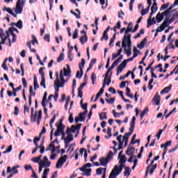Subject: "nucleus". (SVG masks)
<instances>
[{
    "instance_id": "6e6d98bb",
    "label": "nucleus",
    "mask_w": 178,
    "mask_h": 178,
    "mask_svg": "<svg viewBox=\"0 0 178 178\" xmlns=\"http://www.w3.org/2000/svg\"><path fill=\"white\" fill-rule=\"evenodd\" d=\"M97 59L95 58L91 60L90 63L89 64L90 69H92V67L94 66V65H95Z\"/></svg>"
},
{
    "instance_id": "0eeeda50",
    "label": "nucleus",
    "mask_w": 178,
    "mask_h": 178,
    "mask_svg": "<svg viewBox=\"0 0 178 178\" xmlns=\"http://www.w3.org/2000/svg\"><path fill=\"white\" fill-rule=\"evenodd\" d=\"M133 23L129 22L122 40H124L125 41L126 40H131V35L129 33H133Z\"/></svg>"
},
{
    "instance_id": "c9c22d12",
    "label": "nucleus",
    "mask_w": 178,
    "mask_h": 178,
    "mask_svg": "<svg viewBox=\"0 0 178 178\" xmlns=\"http://www.w3.org/2000/svg\"><path fill=\"white\" fill-rule=\"evenodd\" d=\"M41 158H42V155H40L37 157H34L31 159V161H33V162H34L35 163H38V162H40Z\"/></svg>"
},
{
    "instance_id": "680f3d73",
    "label": "nucleus",
    "mask_w": 178,
    "mask_h": 178,
    "mask_svg": "<svg viewBox=\"0 0 178 178\" xmlns=\"http://www.w3.org/2000/svg\"><path fill=\"white\" fill-rule=\"evenodd\" d=\"M12 149H13V146L12 145H10L6 151L3 152V154H8L9 152H11Z\"/></svg>"
},
{
    "instance_id": "f03ea898",
    "label": "nucleus",
    "mask_w": 178,
    "mask_h": 178,
    "mask_svg": "<svg viewBox=\"0 0 178 178\" xmlns=\"http://www.w3.org/2000/svg\"><path fill=\"white\" fill-rule=\"evenodd\" d=\"M70 73H72V72L70 71V70H66V68H63V70H62L60 72V83H61V86H65V83H67V80H65V76L67 77V76L70 75Z\"/></svg>"
},
{
    "instance_id": "f3484780",
    "label": "nucleus",
    "mask_w": 178,
    "mask_h": 178,
    "mask_svg": "<svg viewBox=\"0 0 178 178\" xmlns=\"http://www.w3.org/2000/svg\"><path fill=\"white\" fill-rule=\"evenodd\" d=\"M135 125H136V117L134 116L132 118V120H131V122L130 123V126L131 127L129 128V131L131 132H128L127 134H131V135L133 134V132L134 131Z\"/></svg>"
},
{
    "instance_id": "5fc2aeb1",
    "label": "nucleus",
    "mask_w": 178,
    "mask_h": 178,
    "mask_svg": "<svg viewBox=\"0 0 178 178\" xmlns=\"http://www.w3.org/2000/svg\"><path fill=\"white\" fill-rule=\"evenodd\" d=\"M91 80H92V84H95V80H97V76L95 75V74L92 73L91 75Z\"/></svg>"
},
{
    "instance_id": "6ab92c4d",
    "label": "nucleus",
    "mask_w": 178,
    "mask_h": 178,
    "mask_svg": "<svg viewBox=\"0 0 178 178\" xmlns=\"http://www.w3.org/2000/svg\"><path fill=\"white\" fill-rule=\"evenodd\" d=\"M126 154L128 156L134 155V147L129 146L127 150L126 151Z\"/></svg>"
},
{
    "instance_id": "79ce46f5",
    "label": "nucleus",
    "mask_w": 178,
    "mask_h": 178,
    "mask_svg": "<svg viewBox=\"0 0 178 178\" xmlns=\"http://www.w3.org/2000/svg\"><path fill=\"white\" fill-rule=\"evenodd\" d=\"M151 10H152L153 12H156V10H158V4L156 3V2L153 3Z\"/></svg>"
},
{
    "instance_id": "bf43d9fd",
    "label": "nucleus",
    "mask_w": 178,
    "mask_h": 178,
    "mask_svg": "<svg viewBox=\"0 0 178 178\" xmlns=\"http://www.w3.org/2000/svg\"><path fill=\"white\" fill-rule=\"evenodd\" d=\"M130 74H131V72L128 71L127 73L125 74V76L120 77V80H124V79H126V77H129Z\"/></svg>"
},
{
    "instance_id": "13d9d810",
    "label": "nucleus",
    "mask_w": 178,
    "mask_h": 178,
    "mask_svg": "<svg viewBox=\"0 0 178 178\" xmlns=\"http://www.w3.org/2000/svg\"><path fill=\"white\" fill-rule=\"evenodd\" d=\"M87 103L83 104V100H81V106L82 109L85 110V112H86L87 111Z\"/></svg>"
},
{
    "instance_id": "b1692460",
    "label": "nucleus",
    "mask_w": 178,
    "mask_h": 178,
    "mask_svg": "<svg viewBox=\"0 0 178 178\" xmlns=\"http://www.w3.org/2000/svg\"><path fill=\"white\" fill-rule=\"evenodd\" d=\"M130 136H131V134H125V135L123 136L122 141L123 143H125L124 147L127 145V143H129V137H130Z\"/></svg>"
},
{
    "instance_id": "774afa93",
    "label": "nucleus",
    "mask_w": 178,
    "mask_h": 178,
    "mask_svg": "<svg viewBox=\"0 0 178 178\" xmlns=\"http://www.w3.org/2000/svg\"><path fill=\"white\" fill-rule=\"evenodd\" d=\"M106 102L107 104H113V102H115V98H111L109 99H106Z\"/></svg>"
},
{
    "instance_id": "cd10ccee",
    "label": "nucleus",
    "mask_w": 178,
    "mask_h": 178,
    "mask_svg": "<svg viewBox=\"0 0 178 178\" xmlns=\"http://www.w3.org/2000/svg\"><path fill=\"white\" fill-rule=\"evenodd\" d=\"M31 119H33V122H37V111L35 112V115H34V108H31Z\"/></svg>"
},
{
    "instance_id": "2eb2a0df",
    "label": "nucleus",
    "mask_w": 178,
    "mask_h": 178,
    "mask_svg": "<svg viewBox=\"0 0 178 178\" xmlns=\"http://www.w3.org/2000/svg\"><path fill=\"white\" fill-rule=\"evenodd\" d=\"M0 37L1 38V42H0V51H1L2 46L1 45V44H6V39L8 38V37H6V35L5 34V33H3V29H0Z\"/></svg>"
},
{
    "instance_id": "72a5a7b5",
    "label": "nucleus",
    "mask_w": 178,
    "mask_h": 178,
    "mask_svg": "<svg viewBox=\"0 0 178 178\" xmlns=\"http://www.w3.org/2000/svg\"><path fill=\"white\" fill-rule=\"evenodd\" d=\"M84 65H86V60L84 58H81V62L79 65L81 72H83V68L84 67Z\"/></svg>"
},
{
    "instance_id": "7ed1b4c3",
    "label": "nucleus",
    "mask_w": 178,
    "mask_h": 178,
    "mask_svg": "<svg viewBox=\"0 0 178 178\" xmlns=\"http://www.w3.org/2000/svg\"><path fill=\"white\" fill-rule=\"evenodd\" d=\"M122 47L124 48L127 56H130L131 55V40H122Z\"/></svg>"
},
{
    "instance_id": "de8ad7c7",
    "label": "nucleus",
    "mask_w": 178,
    "mask_h": 178,
    "mask_svg": "<svg viewBox=\"0 0 178 178\" xmlns=\"http://www.w3.org/2000/svg\"><path fill=\"white\" fill-rule=\"evenodd\" d=\"M56 119V115H54L53 118L51 119L49 122L51 129H54V127L52 126V124H54V122H55Z\"/></svg>"
},
{
    "instance_id": "4be33fe9",
    "label": "nucleus",
    "mask_w": 178,
    "mask_h": 178,
    "mask_svg": "<svg viewBox=\"0 0 178 178\" xmlns=\"http://www.w3.org/2000/svg\"><path fill=\"white\" fill-rule=\"evenodd\" d=\"M99 161L100 165L102 166H106L108 165V163H109V161L105 157L100 158Z\"/></svg>"
},
{
    "instance_id": "dca6fc26",
    "label": "nucleus",
    "mask_w": 178,
    "mask_h": 178,
    "mask_svg": "<svg viewBox=\"0 0 178 178\" xmlns=\"http://www.w3.org/2000/svg\"><path fill=\"white\" fill-rule=\"evenodd\" d=\"M152 104L157 105V106L161 105V97H159V95H158V93H156L155 95V96L154 97V98L152 99Z\"/></svg>"
},
{
    "instance_id": "aec40b11",
    "label": "nucleus",
    "mask_w": 178,
    "mask_h": 178,
    "mask_svg": "<svg viewBox=\"0 0 178 178\" xmlns=\"http://www.w3.org/2000/svg\"><path fill=\"white\" fill-rule=\"evenodd\" d=\"M173 20L169 19V18H165V20L161 24V26L165 29V27H168L170 23H172Z\"/></svg>"
},
{
    "instance_id": "69168bd1",
    "label": "nucleus",
    "mask_w": 178,
    "mask_h": 178,
    "mask_svg": "<svg viewBox=\"0 0 178 178\" xmlns=\"http://www.w3.org/2000/svg\"><path fill=\"white\" fill-rule=\"evenodd\" d=\"M145 46V42L144 41H142L140 44H138V48H140V49H143L144 47Z\"/></svg>"
},
{
    "instance_id": "473e14b6",
    "label": "nucleus",
    "mask_w": 178,
    "mask_h": 178,
    "mask_svg": "<svg viewBox=\"0 0 178 178\" xmlns=\"http://www.w3.org/2000/svg\"><path fill=\"white\" fill-rule=\"evenodd\" d=\"M87 112H88V111L79 113V117L81 119V122H84V120H86V119L84 118H86V115H87Z\"/></svg>"
},
{
    "instance_id": "3c124183",
    "label": "nucleus",
    "mask_w": 178,
    "mask_h": 178,
    "mask_svg": "<svg viewBox=\"0 0 178 178\" xmlns=\"http://www.w3.org/2000/svg\"><path fill=\"white\" fill-rule=\"evenodd\" d=\"M78 37H79V30L75 29L72 35V38L74 40H76V38H77Z\"/></svg>"
},
{
    "instance_id": "603ef678",
    "label": "nucleus",
    "mask_w": 178,
    "mask_h": 178,
    "mask_svg": "<svg viewBox=\"0 0 178 178\" xmlns=\"http://www.w3.org/2000/svg\"><path fill=\"white\" fill-rule=\"evenodd\" d=\"M123 60V55L120 56V57L114 61V63L118 65Z\"/></svg>"
},
{
    "instance_id": "58836bf2",
    "label": "nucleus",
    "mask_w": 178,
    "mask_h": 178,
    "mask_svg": "<svg viewBox=\"0 0 178 178\" xmlns=\"http://www.w3.org/2000/svg\"><path fill=\"white\" fill-rule=\"evenodd\" d=\"M145 30L144 29H140L139 33H137L136 36L134 37L135 40H137V38H140L143 34H144Z\"/></svg>"
},
{
    "instance_id": "4c0bfd02",
    "label": "nucleus",
    "mask_w": 178,
    "mask_h": 178,
    "mask_svg": "<svg viewBox=\"0 0 178 178\" xmlns=\"http://www.w3.org/2000/svg\"><path fill=\"white\" fill-rule=\"evenodd\" d=\"M120 158L119 163H126V161H127V159L126 158V156L122 155Z\"/></svg>"
},
{
    "instance_id": "393cba45",
    "label": "nucleus",
    "mask_w": 178,
    "mask_h": 178,
    "mask_svg": "<svg viewBox=\"0 0 178 178\" xmlns=\"http://www.w3.org/2000/svg\"><path fill=\"white\" fill-rule=\"evenodd\" d=\"M33 88L35 91L37 89L40 88V85L38 84V81H37V76L34 75L33 76Z\"/></svg>"
},
{
    "instance_id": "6e6552de",
    "label": "nucleus",
    "mask_w": 178,
    "mask_h": 178,
    "mask_svg": "<svg viewBox=\"0 0 178 178\" xmlns=\"http://www.w3.org/2000/svg\"><path fill=\"white\" fill-rule=\"evenodd\" d=\"M13 31H16V33H19V30H17V29L16 28H9L8 31L6 32V37H7V38H9V35H11L13 39H12V42H16V40L17 38V36H16V35L13 33Z\"/></svg>"
},
{
    "instance_id": "412c9836",
    "label": "nucleus",
    "mask_w": 178,
    "mask_h": 178,
    "mask_svg": "<svg viewBox=\"0 0 178 178\" xmlns=\"http://www.w3.org/2000/svg\"><path fill=\"white\" fill-rule=\"evenodd\" d=\"M122 138H123V136H122V135H120L117 137V140L119 143L118 149H123V140H122Z\"/></svg>"
},
{
    "instance_id": "4d7b16f0",
    "label": "nucleus",
    "mask_w": 178,
    "mask_h": 178,
    "mask_svg": "<svg viewBox=\"0 0 178 178\" xmlns=\"http://www.w3.org/2000/svg\"><path fill=\"white\" fill-rule=\"evenodd\" d=\"M42 81L40 82L41 87H43V88H47V86L45 85V78H41Z\"/></svg>"
},
{
    "instance_id": "8fccbe9b",
    "label": "nucleus",
    "mask_w": 178,
    "mask_h": 178,
    "mask_svg": "<svg viewBox=\"0 0 178 178\" xmlns=\"http://www.w3.org/2000/svg\"><path fill=\"white\" fill-rule=\"evenodd\" d=\"M65 59V54L63 53H61L59 57L57 58V62H62Z\"/></svg>"
},
{
    "instance_id": "20e7f679",
    "label": "nucleus",
    "mask_w": 178,
    "mask_h": 178,
    "mask_svg": "<svg viewBox=\"0 0 178 178\" xmlns=\"http://www.w3.org/2000/svg\"><path fill=\"white\" fill-rule=\"evenodd\" d=\"M26 3V0H17L15 8L14 9L16 15H22L23 13V8H24V4Z\"/></svg>"
},
{
    "instance_id": "f8f14e48",
    "label": "nucleus",
    "mask_w": 178,
    "mask_h": 178,
    "mask_svg": "<svg viewBox=\"0 0 178 178\" xmlns=\"http://www.w3.org/2000/svg\"><path fill=\"white\" fill-rule=\"evenodd\" d=\"M66 133L67 136L66 138H64V143L69 144V143H72L74 140L73 134H70V128L67 129Z\"/></svg>"
},
{
    "instance_id": "bb28decb",
    "label": "nucleus",
    "mask_w": 178,
    "mask_h": 178,
    "mask_svg": "<svg viewBox=\"0 0 178 178\" xmlns=\"http://www.w3.org/2000/svg\"><path fill=\"white\" fill-rule=\"evenodd\" d=\"M172 84H170L169 86L165 87L163 90L161 91V95H163V94H168L172 90Z\"/></svg>"
},
{
    "instance_id": "e433bc0d",
    "label": "nucleus",
    "mask_w": 178,
    "mask_h": 178,
    "mask_svg": "<svg viewBox=\"0 0 178 178\" xmlns=\"http://www.w3.org/2000/svg\"><path fill=\"white\" fill-rule=\"evenodd\" d=\"M155 18L153 17L152 19L151 18H149L147 20V27L149 26H152V24H155Z\"/></svg>"
},
{
    "instance_id": "c85d7f7f",
    "label": "nucleus",
    "mask_w": 178,
    "mask_h": 178,
    "mask_svg": "<svg viewBox=\"0 0 178 178\" xmlns=\"http://www.w3.org/2000/svg\"><path fill=\"white\" fill-rule=\"evenodd\" d=\"M39 165L44 166L43 168H49L51 166V161H40L39 162Z\"/></svg>"
},
{
    "instance_id": "f704fd0d",
    "label": "nucleus",
    "mask_w": 178,
    "mask_h": 178,
    "mask_svg": "<svg viewBox=\"0 0 178 178\" xmlns=\"http://www.w3.org/2000/svg\"><path fill=\"white\" fill-rule=\"evenodd\" d=\"M49 173V168H45L43 172L42 178H48V174Z\"/></svg>"
},
{
    "instance_id": "37998d69",
    "label": "nucleus",
    "mask_w": 178,
    "mask_h": 178,
    "mask_svg": "<svg viewBox=\"0 0 178 178\" xmlns=\"http://www.w3.org/2000/svg\"><path fill=\"white\" fill-rule=\"evenodd\" d=\"M106 158L109 162H111V160L113 158V152H112V151H110Z\"/></svg>"
},
{
    "instance_id": "4468645a",
    "label": "nucleus",
    "mask_w": 178,
    "mask_h": 178,
    "mask_svg": "<svg viewBox=\"0 0 178 178\" xmlns=\"http://www.w3.org/2000/svg\"><path fill=\"white\" fill-rule=\"evenodd\" d=\"M176 1L174 2L173 5L170 6V8H168L163 13V15L165 16V17H170V15L172 14V12H173V8L175 6H177L178 4H175Z\"/></svg>"
},
{
    "instance_id": "338daca9",
    "label": "nucleus",
    "mask_w": 178,
    "mask_h": 178,
    "mask_svg": "<svg viewBox=\"0 0 178 178\" xmlns=\"http://www.w3.org/2000/svg\"><path fill=\"white\" fill-rule=\"evenodd\" d=\"M164 30H165V28H163L162 25H161L160 26H159L156 29L157 33H161V32L163 31Z\"/></svg>"
},
{
    "instance_id": "e2e57ef3",
    "label": "nucleus",
    "mask_w": 178,
    "mask_h": 178,
    "mask_svg": "<svg viewBox=\"0 0 178 178\" xmlns=\"http://www.w3.org/2000/svg\"><path fill=\"white\" fill-rule=\"evenodd\" d=\"M167 8H169V3H167L165 4H163L160 10H164V9H167Z\"/></svg>"
},
{
    "instance_id": "a19ab883",
    "label": "nucleus",
    "mask_w": 178,
    "mask_h": 178,
    "mask_svg": "<svg viewBox=\"0 0 178 178\" xmlns=\"http://www.w3.org/2000/svg\"><path fill=\"white\" fill-rule=\"evenodd\" d=\"M79 40L82 44H85V42H87V40H88L87 35H83Z\"/></svg>"
},
{
    "instance_id": "ea45409f",
    "label": "nucleus",
    "mask_w": 178,
    "mask_h": 178,
    "mask_svg": "<svg viewBox=\"0 0 178 178\" xmlns=\"http://www.w3.org/2000/svg\"><path fill=\"white\" fill-rule=\"evenodd\" d=\"M47 92H44L42 100V106H43V108H45V101H47Z\"/></svg>"
},
{
    "instance_id": "c756f323",
    "label": "nucleus",
    "mask_w": 178,
    "mask_h": 178,
    "mask_svg": "<svg viewBox=\"0 0 178 178\" xmlns=\"http://www.w3.org/2000/svg\"><path fill=\"white\" fill-rule=\"evenodd\" d=\"M171 140L167 141L165 144L161 145V148H164V151H168V147H169V145H171Z\"/></svg>"
},
{
    "instance_id": "a211bd4d",
    "label": "nucleus",
    "mask_w": 178,
    "mask_h": 178,
    "mask_svg": "<svg viewBox=\"0 0 178 178\" xmlns=\"http://www.w3.org/2000/svg\"><path fill=\"white\" fill-rule=\"evenodd\" d=\"M81 127V124H78L76 126L72 125L71 128H70V133H76V131H79L80 128Z\"/></svg>"
},
{
    "instance_id": "a18cd8bd",
    "label": "nucleus",
    "mask_w": 178,
    "mask_h": 178,
    "mask_svg": "<svg viewBox=\"0 0 178 178\" xmlns=\"http://www.w3.org/2000/svg\"><path fill=\"white\" fill-rule=\"evenodd\" d=\"M29 97H31H31H35V92H34V90H33V86L29 87Z\"/></svg>"
},
{
    "instance_id": "9b49d317",
    "label": "nucleus",
    "mask_w": 178,
    "mask_h": 178,
    "mask_svg": "<svg viewBox=\"0 0 178 178\" xmlns=\"http://www.w3.org/2000/svg\"><path fill=\"white\" fill-rule=\"evenodd\" d=\"M67 160V155H64L59 158V159L57 161V163L56 164V169H61L62 166H63V164Z\"/></svg>"
},
{
    "instance_id": "423d86ee",
    "label": "nucleus",
    "mask_w": 178,
    "mask_h": 178,
    "mask_svg": "<svg viewBox=\"0 0 178 178\" xmlns=\"http://www.w3.org/2000/svg\"><path fill=\"white\" fill-rule=\"evenodd\" d=\"M159 159V156H156L154 159L152 161L151 163L147 168V172H149V175H152L154 172H155V169L157 168L156 163L154 164L155 161H158Z\"/></svg>"
},
{
    "instance_id": "49530a36",
    "label": "nucleus",
    "mask_w": 178,
    "mask_h": 178,
    "mask_svg": "<svg viewBox=\"0 0 178 178\" xmlns=\"http://www.w3.org/2000/svg\"><path fill=\"white\" fill-rule=\"evenodd\" d=\"M55 151H56V148H54L51 151V155L50 156V159H51V161H54V159H55V158H56V154H54V152H55Z\"/></svg>"
},
{
    "instance_id": "5701e85b",
    "label": "nucleus",
    "mask_w": 178,
    "mask_h": 178,
    "mask_svg": "<svg viewBox=\"0 0 178 178\" xmlns=\"http://www.w3.org/2000/svg\"><path fill=\"white\" fill-rule=\"evenodd\" d=\"M3 10L8 12L11 16H13V17H17V15L16 14L13 13V10L10 8H8L6 6H4Z\"/></svg>"
},
{
    "instance_id": "f257e3e1",
    "label": "nucleus",
    "mask_w": 178,
    "mask_h": 178,
    "mask_svg": "<svg viewBox=\"0 0 178 178\" xmlns=\"http://www.w3.org/2000/svg\"><path fill=\"white\" fill-rule=\"evenodd\" d=\"M63 120L60 119L59 120V122L56 124V126L57 127V130L56 131V132L54 134V136L56 137H59V136H60V134L63 136H65L66 134H65V132H63V131L65 130V125H63Z\"/></svg>"
},
{
    "instance_id": "0e129e2a",
    "label": "nucleus",
    "mask_w": 178,
    "mask_h": 178,
    "mask_svg": "<svg viewBox=\"0 0 178 178\" xmlns=\"http://www.w3.org/2000/svg\"><path fill=\"white\" fill-rule=\"evenodd\" d=\"M124 16V13L123 12V10H120V12H118V17H120V19H122V20H123Z\"/></svg>"
},
{
    "instance_id": "39448f33",
    "label": "nucleus",
    "mask_w": 178,
    "mask_h": 178,
    "mask_svg": "<svg viewBox=\"0 0 178 178\" xmlns=\"http://www.w3.org/2000/svg\"><path fill=\"white\" fill-rule=\"evenodd\" d=\"M56 79L54 81V97H58L59 95V88L63 87L62 86V83H60V81L59 80V74L58 72L56 73Z\"/></svg>"
},
{
    "instance_id": "ddd939ff",
    "label": "nucleus",
    "mask_w": 178,
    "mask_h": 178,
    "mask_svg": "<svg viewBox=\"0 0 178 178\" xmlns=\"http://www.w3.org/2000/svg\"><path fill=\"white\" fill-rule=\"evenodd\" d=\"M112 76V72L110 74L108 72H106L105 76H104V80L103 81V88H105L106 86H109L111 84V82L112 80H111V77Z\"/></svg>"
},
{
    "instance_id": "052dcab7",
    "label": "nucleus",
    "mask_w": 178,
    "mask_h": 178,
    "mask_svg": "<svg viewBox=\"0 0 178 178\" xmlns=\"http://www.w3.org/2000/svg\"><path fill=\"white\" fill-rule=\"evenodd\" d=\"M104 169H105V168H98V169L96 170L97 175H102V172H104Z\"/></svg>"
},
{
    "instance_id": "7c9ffc66",
    "label": "nucleus",
    "mask_w": 178,
    "mask_h": 178,
    "mask_svg": "<svg viewBox=\"0 0 178 178\" xmlns=\"http://www.w3.org/2000/svg\"><path fill=\"white\" fill-rule=\"evenodd\" d=\"M99 119L100 120H105L108 119V116L106 115V112H102L101 113H99Z\"/></svg>"
},
{
    "instance_id": "2f4dec72",
    "label": "nucleus",
    "mask_w": 178,
    "mask_h": 178,
    "mask_svg": "<svg viewBox=\"0 0 178 178\" xmlns=\"http://www.w3.org/2000/svg\"><path fill=\"white\" fill-rule=\"evenodd\" d=\"M13 26H16L18 29H23V22L22 20H19L17 23H13Z\"/></svg>"
},
{
    "instance_id": "c03bdc74",
    "label": "nucleus",
    "mask_w": 178,
    "mask_h": 178,
    "mask_svg": "<svg viewBox=\"0 0 178 178\" xmlns=\"http://www.w3.org/2000/svg\"><path fill=\"white\" fill-rule=\"evenodd\" d=\"M45 69V67H41L39 70V74L41 76V79L42 78H45V74L44 73V70Z\"/></svg>"
},
{
    "instance_id": "864d4df0",
    "label": "nucleus",
    "mask_w": 178,
    "mask_h": 178,
    "mask_svg": "<svg viewBox=\"0 0 178 178\" xmlns=\"http://www.w3.org/2000/svg\"><path fill=\"white\" fill-rule=\"evenodd\" d=\"M152 83H154V79H151L150 81H149V84H148V86H147V88L149 90H152V88H154V86L151 84H152Z\"/></svg>"
},
{
    "instance_id": "09e8293b",
    "label": "nucleus",
    "mask_w": 178,
    "mask_h": 178,
    "mask_svg": "<svg viewBox=\"0 0 178 178\" xmlns=\"http://www.w3.org/2000/svg\"><path fill=\"white\" fill-rule=\"evenodd\" d=\"M124 176H130V168L126 167L124 172Z\"/></svg>"
},
{
    "instance_id": "a878e982",
    "label": "nucleus",
    "mask_w": 178,
    "mask_h": 178,
    "mask_svg": "<svg viewBox=\"0 0 178 178\" xmlns=\"http://www.w3.org/2000/svg\"><path fill=\"white\" fill-rule=\"evenodd\" d=\"M163 16H165L163 15V13L161 14V13H159L156 16V20L157 22V23H161V22L162 20H163Z\"/></svg>"
},
{
    "instance_id": "9d476101",
    "label": "nucleus",
    "mask_w": 178,
    "mask_h": 178,
    "mask_svg": "<svg viewBox=\"0 0 178 178\" xmlns=\"http://www.w3.org/2000/svg\"><path fill=\"white\" fill-rule=\"evenodd\" d=\"M35 148H34L32 151V154H35V152H37V151H38L39 148L40 149V154H44V152H45V147L44 146V140L42 141L41 144L40 145H38V143H37L35 141Z\"/></svg>"
},
{
    "instance_id": "1a4fd4ad",
    "label": "nucleus",
    "mask_w": 178,
    "mask_h": 178,
    "mask_svg": "<svg viewBox=\"0 0 178 178\" xmlns=\"http://www.w3.org/2000/svg\"><path fill=\"white\" fill-rule=\"evenodd\" d=\"M92 166V164L88 163L85 164L82 168H79V170L81 172H85L83 174L84 176H91V168H91Z\"/></svg>"
}]
</instances>
